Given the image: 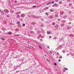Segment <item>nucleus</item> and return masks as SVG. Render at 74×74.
Listing matches in <instances>:
<instances>
[{
  "label": "nucleus",
  "instance_id": "72a5a7b5",
  "mask_svg": "<svg viewBox=\"0 0 74 74\" xmlns=\"http://www.w3.org/2000/svg\"><path fill=\"white\" fill-rule=\"evenodd\" d=\"M45 56H46V55H45Z\"/></svg>",
  "mask_w": 74,
  "mask_h": 74
},
{
  "label": "nucleus",
  "instance_id": "9b49d317",
  "mask_svg": "<svg viewBox=\"0 0 74 74\" xmlns=\"http://www.w3.org/2000/svg\"><path fill=\"white\" fill-rule=\"evenodd\" d=\"M17 24H19V23H20V22L18 21V22H17Z\"/></svg>",
  "mask_w": 74,
  "mask_h": 74
},
{
  "label": "nucleus",
  "instance_id": "dca6fc26",
  "mask_svg": "<svg viewBox=\"0 0 74 74\" xmlns=\"http://www.w3.org/2000/svg\"><path fill=\"white\" fill-rule=\"evenodd\" d=\"M72 4H71V3H70V4H69V5L70 6H71Z\"/></svg>",
  "mask_w": 74,
  "mask_h": 74
},
{
  "label": "nucleus",
  "instance_id": "bb28decb",
  "mask_svg": "<svg viewBox=\"0 0 74 74\" xmlns=\"http://www.w3.org/2000/svg\"><path fill=\"white\" fill-rule=\"evenodd\" d=\"M53 7H54V5H53Z\"/></svg>",
  "mask_w": 74,
  "mask_h": 74
},
{
  "label": "nucleus",
  "instance_id": "ddd939ff",
  "mask_svg": "<svg viewBox=\"0 0 74 74\" xmlns=\"http://www.w3.org/2000/svg\"><path fill=\"white\" fill-rule=\"evenodd\" d=\"M23 26H25V23H23Z\"/></svg>",
  "mask_w": 74,
  "mask_h": 74
},
{
  "label": "nucleus",
  "instance_id": "7c9ffc66",
  "mask_svg": "<svg viewBox=\"0 0 74 74\" xmlns=\"http://www.w3.org/2000/svg\"><path fill=\"white\" fill-rule=\"evenodd\" d=\"M57 58H58V57H57Z\"/></svg>",
  "mask_w": 74,
  "mask_h": 74
},
{
  "label": "nucleus",
  "instance_id": "1a4fd4ad",
  "mask_svg": "<svg viewBox=\"0 0 74 74\" xmlns=\"http://www.w3.org/2000/svg\"><path fill=\"white\" fill-rule=\"evenodd\" d=\"M51 3V2H49V3H47V5H49V4H50V3Z\"/></svg>",
  "mask_w": 74,
  "mask_h": 74
},
{
  "label": "nucleus",
  "instance_id": "4468645a",
  "mask_svg": "<svg viewBox=\"0 0 74 74\" xmlns=\"http://www.w3.org/2000/svg\"><path fill=\"white\" fill-rule=\"evenodd\" d=\"M56 2H58L59 1H58V0H56Z\"/></svg>",
  "mask_w": 74,
  "mask_h": 74
},
{
  "label": "nucleus",
  "instance_id": "473e14b6",
  "mask_svg": "<svg viewBox=\"0 0 74 74\" xmlns=\"http://www.w3.org/2000/svg\"><path fill=\"white\" fill-rule=\"evenodd\" d=\"M66 16V17H67V16Z\"/></svg>",
  "mask_w": 74,
  "mask_h": 74
},
{
  "label": "nucleus",
  "instance_id": "412c9836",
  "mask_svg": "<svg viewBox=\"0 0 74 74\" xmlns=\"http://www.w3.org/2000/svg\"><path fill=\"white\" fill-rule=\"evenodd\" d=\"M47 48H49V46H47Z\"/></svg>",
  "mask_w": 74,
  "mask_h": 74
},
{
  "label": "nucleus",
  "instance_id": "aec40b11",
  "mask_svg": "<svg viewBox=\"0 0 74 74\" xmlns=\"http://www.w3.org/2000/svg\"><path fill=\"white\" fill-rule=\"evenodd\" d=\"M54 64L55 65H57V64H56V62H55L54 63Z\"/></svg>",
  "mask_w": 74,
  "mask_h": 74
},
{
  "label": "nucleus",
  "instance_id": "2f4dec72",
  "mask_svg": "<svg viewBox=\"0 0 74 74\" xmlns=\"http://www.w3.org/2000/svg\"><path fill=\"white\" fill-rule=\"evenodd\" d=\"M0 11H1V10H0Z\"/></svg>",
  "mask_w": 74,
  "mask_h": 74
},
{
  "label": "nucleus",
  "instance_id": "f3484780",
  "mask_svg": "<svg viewBox=\"0 0 74 74\" xmlns=\"http://www.w3.org/2000/svg\"><path fill=\"white\" fill-rule=\"evenodd\" d=\"M60 58H62V56H60Z\"/></svg>",
  "mask_w": 74,
  "mask_h": 74
},
{
  "label": "nucleus",
  "instance_id": "39448f33",
  "mask_svg": "<svg viewBox=\"0 0 74 74\" xmlns=\"http://www.w3.org/2000/svg\"><path fill=\"white\" fill-rule=\"evenodd\" d=\"M38 47H40V49H42V47H41V46H40V45H38Z\"/></svg>",
  "mask_w": 74,
  "mask_h": 74
},
{
  "label": "nucleus",
  "instance_id": "7ed1b4c3",
  "mask_svg": "<svg viewBox=\"0 0 74 74\" xmlns=\"http://www.w3.org/2000/svg\"><path fill=\"white\" fill-rule=\"evenodd\" d=\"M47 34H50L51 33L49 32H47Z\"/></svg>",
  "mask_w": 74,
  "mask_h": 74
},
{
  "label": "nucleus",
  "instance_id": "2eb2a0df",
  "mask_svg": "<svg viewBox=\"0 0 74 74\" xmlns=\"http://www.w3.org/2000/svg\"><path fill=\"white\" fill-rule=\"evenodd\" d=\"M58 61H59V62H60V61H61V60L59 59V60H58Z\"/></svg>",
  "mask_w": 74,
  "mask_h": 74
},
{
  "label": "nucleus",
  "instance_id": "0eeeda50",
  "mask_svg": "<svg viewBox=\"0 0 74 74\" xmlns=\"http://www.w3.org/2000/svg\"><path fill=\"white\" fill-rule=\"evenodd\" d=\"M17 18H19L20 17V15H17Z\"/></svg>",
  "mask_w": 74,
  "mask_h": 74
},
{
  "label": "nucleus",
  "instance_id": "a878e982",
  "mask_svg": "<svg viewBox=\"0 0 74 74\" xmlns=\"http://www.w3.org/2000/svg\"><path fill=\"white\" fill-rule=\"evenodd\" d=\"M33 8H36V6H33Z\"/></svg>",
  "mask_w": 74,
  "mask_h": 74
},
{
  "label": "nucleus",
  "instance_id": "5701e85b",
  "mask_svg": "<svg viewBox=\"0 0 74 74\" xmlns=\"http://www.w3.org/2000/svg\"><path fill=\"white\" fill-rule=\"evenodd\" d=\"M57 39V38H54V40H56Z\"/></svg>",
  "mask_w": 74,
  "mask_h": 74
},
{
  "label": "nucleus",
  "instance_id": "b1692460",
  "mask_svg": "<svg viewBox=\"0 0 74 74\" xmlns=\"http://www.w3.org/2000/svg\"><path fill=\"white\" fill-rule=\"evenodd\" d=\"M51 37H52L51 36H50V37H49V38H51Z\"/></svg>",
  "mask_w": 74,
  "mask_h": 74
},
{
  "label": "nucleus",
  "instance_id": "f03ea898",
  "mask_svg": "<svg viewBox=\"0 0 74 74\" xmlns=\"http://www.w3.org/2000/svg\"><path fill=\"white\" fill-rule=\"evenodd\" d=\"M49 18H53V16H52V15H51L49 16Z\"/></svg>",
  "mask_w": 74,
  "mask_h": 74
},
{
  "label": "nucleus",
  "instance_id": "cd10ccee",
  "mask_svg": "<svg viewBox=\"0 0 74 74\" xmlns=\"http://www.w3.org/2000/svg\"><path fill=\"white\" fill-rule=\"evenodd\" d=\"M17 1H15V2H17Z\"/></svg>",
  "mask_w": 74,
  "mask_h": 74
},
{
  "label": "nucleus",
  "instance_id": "423d86ee",
  "mask_svg": "<svg viewBox=\"0 0 74 74\" xmlns=\"http://www.w3.org/2000/svg\"><path fill=\"white\" fill-rule=\"evenodd\" d=\"M1 40H5V38H1Z\"/></svg>",
  "mask_w": 74,
  "mask_h": 74
},
{
  "label": "nucleus",
  "instance_id": "c85d7f7f",
  "mask_svg": "<svg viewBox=\"0 0 74 74\" xmlns=\"http://www.w3.org/2000/svg\"><path fill=\"white\" fill-rule=\"evenodd\" d=\"M54 5H56V3H54Z\"/></svg>",
  "mask_w": 74,
  "mask_h": 74
},
{
  "label": "nucleus",
  "instance_id": "6ab92c4d",
  "mask_svg": "<svg viewBox=\"0 0 74 74\" xmlns=\"http://www.w3.org/2000/svg\"><path fill=\"white\" fill-rule=\"evenodd\" d=\"M51 12H53V11H54V10H51Z\"/></svg>",
  "mask_w": 74,
  "mask_h": 74
},
{
  "label": "nucleus",
  "instance_id": "9d476101",
  "mask_svg": "<svg viewBox=\"0 0 74 74\" xmlns=\"http://www.w3.org/2000/svg\"><path fill=\"white\" fill-rule=\"evenodd\" d=\"M64 69L65 70H66V71H67L68 70V69L67 68H65Z\"/></svg>",
  "mask_w": 74,
  "mask_h": 74
},
{
  "label": "nucleus",
  "instance_id": "f704fd0d",
  "mask_svg": "<svg viewBox=\"0 0 74 74\" xmlns=\"http://www.w3.org/2000/svg\"><path fill=\"white\" fill-rule=\"evenodd\" d=\"M69 1H70V0H69Z\"/></svg>",
  "mask_w": 74,
  "mask_h": 74
},
{
  "label": "nucleus",
  "instance_id": "c756f323",
  "mask_svg": "<svg viewBox=\"0 0 74 74\" xmlns=\"http://www.w3.org/2000/svg\"><path fill=\"white\" fill-rule=\"evenodd\" d=\"M64 72H65V70H64Z\"/></svg>",
  "mask_w": 74,
  "mask_h": 74
},
{
  "label": "nucleus",
  "instance_id": "393cba45",
  "mask_svg": "<svg viewBox=\"0 0 74 74\" xmlns=\"http://www.w3.org/2000/svg\"><path fill=\"white\" fill-rule=\"evenodd\" d=\"M54 3V2H51V3Z\"/></svg>",
  "mask_w": 74,
  "mask_h": 74
},
{
  "label": "nucleus",
  "instance_id": "20e7f679",
  "mask_svg": "<svg viewBox=\"0 0 74 74\" xmlns=\"http://www.w3.org/2000/svg\"><path fill=\"white\" fill-rule=\"evenodd\" d=\"M52 24L53 25V26H54L55 25V23L54 22H53Z\"/></svg>",
  "mask_w": 74,
  "mask_h": 74
},
{
  "label": "nucleus",
  "instance_id": "f257e3e1",
  "mask_svg": "<svg viewBox=\"0 0 74 74\" xmlns=\"http://www.w3.org/2000/svg\"><path fill=\"white\" fill-rule=\"evenodd\" d=\"M55 54L56 55H57V56H59L60 54L59 53H58V52H56L55 53Z\"/></svg>",
  "mask_w": 74,
  "mask_h": 74
},
{
  "label": "nucleus",
  "instance_id": "4be33fe9",
  "mask_svg": "<svg viewBox=\"0 0 74 74\" xmlns=\"http://www.w3.org/2000/svg\"><path fill=\"white\" fill-rule=\"evenodd\" d=\"M50 52L51 53V54H52V52H51V51H50Z\"/></svg>",
  "mask_w": 74,
  "mask_h": 74
},
{
  "label": "nucleus",
  "instance_id": "6e6552de",
  "mask_svg": "<svg viewBox=\"0 0 74 74\" xmlns=\"http://www.w3.org/2000/svg\"><path fill=\"white\" fill-rule=\"evenodd\" d=\"M9 34H12V32H9Z\"/></svg>",
  "mask_w": 74,
  "mask_h": 74
},
{
  "label": "nucleus",
  "instance_id": "f8f14e48",
  "mask_svg": "<svg viewBox=\"0 0 74 74\" xmlns=\"http://www.w3.org/2000/svg\"><path fill=\"white\" fill-rule=\"evenodd\" d=\"M45 14L47 15H49V14L48 13H46Z\"/></svg>",
  "mask_w": 74,
  "mask_h": 74
},
{
  "label": "nucleus",
  "instance_id": "a211bd4d",
  "mask_svg": "<svg viewBox=\"0 0 74 74\" xmlns=\"http://www.w3.org/2000/svg\"><path fill=\"white\" fill-rule=\"evenodd\" d=\"M32 49H34V48L33 46H32Z\"/></svg>",
  "mask_w": 74,
  "mask_h": 74
}]
</instances>
